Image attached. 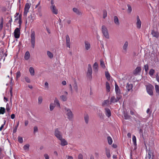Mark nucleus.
Here are the masks:
<instances>
[{
  "mask_svg": "<svg viewBox=\"0 0 159 159\" xmlns=\"http://www.w3.org/2000/svg\"><path fill=\"white\" fill-rule=\"evenodd\" d=\"M102 31L104 36L107 39H109V36L107 28L105 25L102 27Z\"/></svg>",
  "mask_w": 159,
  "mask_h": 159,
  "instance_id": "obj_3",
  "label": "nucleus"
},
{
  "mask_svg": "<svg viewBox=\"0 0 159 159\" xmlns=\"http://www.w3.org/2000/svg\"><path fill=\"white\" fill-rule=\"evenodd\" d=\"M10 107L9 106V105L8 104H7L6 105V110L7 111L9 112L10 110Z\"/></svg>",
  "mask_w": 159,
  "mask_h": 159,
  "instance_id": "obj_55",
  "label": "nucleus"
},
{
  "mask_svg": "<svg viewBox=\"0 0 159 159\" xmlns=\"http://www.w3.org/2000/svg\"><path fill=\"white\" fill-rule=\"evenodd\" d=\"M136 21V27L137 29H140L141 28L142 23L139 16H137Z\"/></svg>",
  "mask_w": 159,
  "mask_h": 159,
  "instance_id": "obj_11",
  "label": "nucleus"
},
{
  "mask_svg": "<svg viewBox=\"0 0 159 159\" xmlns=\"http://www.w3.org/2000/svg\"><path fill=\"white\" fill-rule=\"evenodd\" d=\"M84 43L85 49L87 50L90 49L91 45L89 42L87 41H85Z\"/></svg>",
  "mask_w": 159,
  "mask_h": 159,
  "instance_id": "obj_17",
  "label": "nucleus"
},
{
  "mask_svg": "<svg viewBox=\"0 0 159 159\" xmlns=\"http://www.w3.org/2000/svg\"><path fill=\"white\" fill-rule=\"evenodd\" d=\"M74 88L75 90V91L76 92H78V86L77 84V83H75L74 84Z\"/></svg>",
  "mask_w": 159,
  "mask_h": 159,
  "instance_id": "obj_46",
  "label": "nucleus"
},
{
  "mask_svg": "<svg viewBox=\"0 0 159 159\" xmlns=\"http://www.w3.org/2000/svg\"><path fill=\"white\" fill-rule=\"evenodd\" d=\"M54 102V103L56 104V105H57V106L59 108L60 107V106L59 102V101L57 98H55V99Z\"/></svg>",
  "mask_w": 159,
  "mask_h": 159,
  "instance_id": "obj_30",
  "label": "nucleus"
},
{
  "mask_svg": "<svg viewBox=\"0 0 159 159\" xmlns=\"http://www.w3.org/2000/svg\"><path fill=\"white\" fill-rule=\"evenodd\" d=\"M30 5L31 4L29 3H26L25 4L24 12V16H27V13L29 12V9L30 7Z\"/></svg>",
  "mask_w": 159,
  "mask_h": 159,
  "instance_id": "obj_9",
  "label": "nucleus"
},
{
  "mask_svg": "<svg viewBox=\"0 0 159 159\" xmlns=\"http://www.w3.org/2000/svg\"><path fill=\"white\" fill-rule=\"evenodd\" d=\"M127 7H128V11L129 13H130L132 10V8L129 5H128Z\"/></svg>",
  "mask_w": 159,
  "mask_h": 159,
  "instance_id": "obj_49",
  "label": "nucleus"
},
{
  "mask_svg": "<svg viewBox=\"0 0 159 159\" xmlns=\"http://www.w3.org/2000/svg\"><path fill=\"white\" fill-rule=\"evenodd\" d=\"M133 87V85L132 84H129V83L127 84V85L126 86V88L128 91L132 90Z\"/></svg>",
  "mask_w": 159,
  "mask_h": 159,
  "instance_id": "obj_21",
  "label": "nucleus"
},
{
  "mask_svg": "<svg viewBox=\"0 0 159 159\" xmlns=\"http://www.w3.org/2000/svg\"><path fill=\"white\" fill-rule=\"evenodd\" d=\"M55 107V106L54 104L53 103H51L50 104V109L51 111H52L53 110L54 108Z\"/></svg>",
  "mask_w": 159,
  "mask_h": 159,
  "instance_id": "obj_43",
  "label": "nucleus"
},
{
  "mask_svg": "<svg viewBox=\"0 0 159 159\" xmlns=\"http://www.w3.org/2000/svg\"><path fill=\"white\" fill-rule=\"evenodd\" d=\"M18 142L20 143H22L23 142V139L22 137L18 136Z\"/></svg>",
  "mask_w": 159,
  "mask_h": 159,
  "instance_id": "obj_41",
  "label": "nucleus"
},
{
  "mask_svg": "<svg viewBox=\"0 0 159 159\" xmlns=\"http://www.w3.org/2000/svg\"><path fill=\"white\" fill-rule=\"evenodd\" d=\"M106 87L107 92H109L110 91V87L109 84L108 82H106Z\"/></svg>",
  "mask_w": 159,
  "mask_h": 159,
  "instance_id": "obj_28",
  "label": "nucleus"
},
{
  "mask_svg": "<svg viewBox=\"0 0 159 159\" xmlns=\"http://www.w3.org/2000/svg\"><path fill=\"white\" fill-rule=\"evenodd\" d=\"M35 33L34 31L31 32L30 36L31 38V46L33 48H34L35 43Z\"/></svg>",
  "mask_w": 159,
  "mask_h": 159,
  "instance_id": "obj_5",
  "label": "nucleus"
},
{
  "mask_svg": "<svg viewBox=\"0 0 159 159\" xmlns=\"http://www.w3.org/2000/svg\"><path fill=\"white\" fill-rule=\"evenodd\" d=\"M67 92L66 91H65L64 93V94L61 96L60 97L61 99L63 101H66L67 99Z\"/></svg>",
  "mask_w": 159,
  "mask_h": 159,
  "instance_id": "obj_14",
  "label": "nucleus"
},
{
  "mask_svg": "<svg viewBox=\"0 0 159 159\" xmlns=\"http://www.w3.org/2000/svg\"><path fill=\"white\" fill-rule=\"evenodd\" d=\"M18 125H19V122H18V124H17V125H16L14 129L13 130V133H15L16 132V130H17V127H18Z\"/></svg>",
  "mask_w": 159,
  "mask_h": 159,
  "instance_id": "obj_51",
  "label": "nucleus"
},
{
  "mask_svg": "<svg viewBox=\"0 0 159 159\" xmlns=\"http://www.w3.org/2000/svg\"><path fill=\"white\" fill-rule=\"evenodd\" d=\"M21 76V73L20 71H18L16 73V78L17 80Z\"/></svg>",
  "mask_w": 159,
  "mask_h": 159,
  "instance_id": "obj_37",
  "label": "nucleus"
},
{
  "mask_svg": "<svg viewBox=\"0 0 159 159\" xmlns=\"http://www.w3.org/2000/svg\"><path fill=\"white\" fill-rule=\"evenodd\" d=\"M66 45L67 47L70 48V39L68 35H66Z\"/></svg>",
  "mask_w": 159,
  "mask_h": 159,
  "instance_id": "obj_16",
  "label": "nucleus"
},
{
  "mask_svg": "<svg viewBox=\"0 0 159 159\" xmlns=\"http://www.w3.org/2000/svg\"><path fill=\"white\" fill-rule=\"evenodd\" d=\"M20 28H16L14 30V36L16 39H18L20 38Z\"/></svg>",
  "mask_w": 159,
  "mask_h": 159,
  "instance_id": "obj_8",
  "label": "nucleus"
},
{
  "mask_svg": "<svg viewBox=\"0 0 159 159\" xmlns=\"http://www.w3.org/2000/svg\"><path fill=\"white\" fill-rule=\"evenodd\" d=\"M128 45V42L126 41L125 42V43L124 44V45L123 47V50L125 52H126Z\"/></svg>",
  "mask_w": 159,
  "mask_h": 159,
  "instance_id": "obj_23",
  "label": "nucleus"
},
{
  "mask_svg": "<svg viewBox=\"0 0 159 159\" xmlns=\"http://www.w3.org/2000/svg\"><path fill=\"white\" fill-rule=\"evenodd\" d=\"M100 66L103 68H105L106 67L104 62L102 59L100 60Z\"/></svg>",
  "mask_w": 159,
  "mask_h": 159,
  "instance_id": "obj_36",
  "label": "nucleus"
},
{
  "mask_svg": "<svg viewBox=\"0 0 159 159\" xmlns=\"http://www.w3.org/2000/svg\"><path fill=\"white\" fill-rule=\"evenodd\" d=\"M15 115L14 114H12L11 115V118L12 119H13L15 118Z\"/></svg>",
  "mask_w": 159,
  "mask_h": 159,
  "instance_id": "obj_64",
  "label": "nucleus"
},
{
  "mask_svg": "<svg viewBox=\"0 0 159 159\" xmlns=\"http://www.w3.org/2000/svg\"><path fill=\"white\" fill-rule=\"evenodd\" d=\"M69 87H70V90L71 92L72 93L73 90H72V87L71 84H70L69 85Z\"/></svg>",
  "mask_w": 159,
  "mask_h": 159,
  "instance_id": "obj_63",
  "label": "nucleus"
},
{
  "mask_svg": "<svg viewBox=\"0 0 159 159\" xmlns=\"http://www.w3.org/2000/svg\"><path fill=\"white\" fill-rule=\"evenodd\" d=\"M62 84L63 85H66V81L65 80L63 81L62 82Z\"/></svg>",
  "mask_w": 159,
  "mask_h": 159,
  "instance_id": "obj_60",
  "label": "nucleus"
},
{
  "mask_svg": "<svg viewBox=\"0 0 159 159\" xmlns=\"http://www.w3.org/2000/svg\"><path fill=\"white\" fill-rule=\"evenodd\" d=\"M19 21H18V23L19 25V28H20V26L21 25L22 23V21H21V16L20 15H19Z\"/></svg>",
  "mask_w": 159,
  "mask_h": 159,
  "instance_id": "obj_42",
  "label": "nucleus"
},
{
  "mask_svg": "<svg viewBox=\"0 0 159 159\" xmlns=\"http://www.w3.org/2000/svg\"><path fill=\"white\" fill-rule=\"evenodd\" d=\"M40 1H39L38 3V4L35 6V8H37L38 6L40 4Z\"/></svg>",
  "mask_w": 159,
  "mask_h": 159,
  "instance_id": "obj_62",
  "label": "nucleus"
},
{
  "mask_svg": "<svg viewBox=\"0 0 159 159\" xmlns=\"http://www.w3.org/2000/svg\"><path fill=\"white\" fill-rule=\"evenodd\" d=\"M78 159H83V156L82 154H80L78 155Z\"/></svg>",
  "mask_w": 159,
  "mask_h": 159,
  "instance_id": "obj_56",
  "label": "nucleus"
},
{
  "mask_svg": "<svg viewBox=\"0 0 159 159\" xmlns=\"http://www.w3.org/2000/svg\"><path fill=\"white\" fill-rule=\"evenodd\" d=\"M141 70V68L140 67L138 66L134 70L133 74L135 75H138Z\"/></svg>",
  "mask_w": 159,
  "mask_h": 159,
  "instance_id": "obj_15",
  "label": "nucleus"
},
{
  "mask_svg": "<svg viewBox=\"0 0 159 159\" xmlns=\"http://www.w3.org/2000/svg\"><path fill=\"white\" fill-rule=\"evenodd\" d=\"M29 71L31 75L33 76L34 75V70L33 67H30V68Z\"/></svg>",
  "mask_w": 159,
  "mask_h": 159,
  "instance_id": "obj_29",
  "label": "nucleus"
},
{
  "mask_svg": "<svg viewBox=\"0 0 159 159\" xmlns=\"http://www.w3.org/2000/svg\"><path fill=\"white\" fill-rule=\"evenodd\" d=\"M107 16V11L106 10H104L103 11V18H105Z\"/></svg>",
  "mask_w": 159,
  "mask_h": 159,
  "instance_id": "obj_45",
  "label": "nucleus"
},
{
  "mask_svg": "<svg viewBox=\"0 0 159 159\" xmlns=\"http://www.w3.org/2000/svg\"><path fill=\"white\" fill-rule=\"evenodd\" d=\"M66 113L68 119H72L73 118V114L71 110L66 107L65 108Z\"/></svg>",
  "mask_w": 159,
  "mask_h": 159,
  "instance_id": "obj_7",
  "label": "nucleus"
},
{
  "mask_svg": "<svg viewBox=\"0 0 159 159\" xmlns=\"http://www.w3.org/2000/svg\"><path fill=\"white\" fill-rule=\"evenodd\" d=\"M144 70L145 71L147 72L148 70V64H146L144 66Z\"/></svg>",
  "mask_w": 159,
  "mask_h": 159,
  "instance_id": "obj_48",
  "label": "nucleus"
},
{
  "mask_svg": "<svg viewBox=\"0 0 159 159\" xmlns=\"http://www.w3.org/2000/svg\"><path fill=\"white\" fill-rule=\"evenodd\" d=\"M34 20L33 19V17L32 16H31L30 17V18L29 19V21H30L31 22H32Z\"/></svg>",
  "mask_w": 159,
  "mask_h": 159,
  "instance_id": "obj_59",
  "label": "nucleus"
},
{
  "mask_svg": "<svg viewBox=\"0 0 159 159\" xmlns=\"http://www.w3.org/2000/svg\"><path fill=\"white\" fill-rule=\"evenodd\" d=\"M30 145L29 144H26L23 146V149L25 150H28L29 149Z\"/></svg>",
  "mask_w": 159,
  "mask_h": 159,
  "instance_id": "obj_40",
  "label": "nucleus"
},
{
  "mask_svg": "<svg viewBox=\"0 0 159 159\" xmlns=\"http://www.w3.org/2000/svg\"><path fill=\"white\" fill-rule=\"evenodd\" d=\"M3 23H0V30H1L3 27Z\"/></svg>",
  "mask_w": 159,
  "mask_h": 159,
  "instance_id": "obj_58",
  "label": "nucleus"
},
{
  "mask_svg": "<svg viewBox=\"0 0 159 159\" xmlns=\"http://www.w3.org/2000/svg\"><path fill=\"white\" fill-rule=\"evenodd\" d=\"M121 98V96H118L116 95V98L114 96H113L111 97L110 102L112 103L117 102Z\"/></svg>",
  "mask_w": 159,
  "mask_h": 159,
  "instance_id": "obj_10",
  "label": "nucleus"
},
{
  "mask_svg": "<svg viewBox=\"0 0 159 159\" xmlns=\"http://www.w3.org/2000/svg\"><path fill=\"white\" fill-rule=\"evenodd\" d=\"M54 135L59 140L61 139L62 138V133L59 130L58 128L54 130Z\"/></svg>",
  "mask_w": 159,
  "mask_h": 159,
  "instance_id": "obj_4",
  "label": "nucleus"
},
{
  "mask_svg": "<svg viewBox=\"0 0 159 159\" xmlns=\"http://www.w3.org/2000/svg\"><path fill=\"white\" fill-rule=\"evenodd\" d=\"M43 98L41 96L39 97L38 98V103L39 104H40L42 102Z\"/></svg>",
  "mask_w": 159,
  "mask_h": 159,
  "instance_id": "obj_47",
  "label": "nucleus"
},
{
  "mask_svg": "<svg viewBox=\"0 0 159 159\" xmlns=\"http://www.w3.org/2000/svg\"><path fill=\"white\" fill-rule=\"evenodd\" d=\"M92 69L91 65L90 64L88 65L87 71V77L89 80L92 79Z\"/></svg>",
  "mask_w": 159,
  "mask_h": 159,
  "instance_id": "obj_2",
  "label": "nucleus"
},
{
  "mask_svg": "<svg viewBox=\"0 0 159 159\" xmlns=\"http://www.w3.org/2000/svg\"><path fill=\"white\" fill-rule=\"evenodd\" d=\"M115 89L116 95L118 96H121V97L122 96L121 95L120 89L118 85L116 84H115Z\"/></svg>",
  "mask_w": 159,
  "mask_h": 159,
  "instance_id": "obj_12",
  "label": "nucleus"
},
{
  "mask_svg": "<svg viewBox=\"0 0 159 159\" xmlns=\"http://www.w3.org/2000/svg\"><path fill=\"white\" fill-rule=\"evenodd\" d=\"M156 78L157 80L159 83V76L158 73H157L155 75Z\"/></svg>",
  "mask_w": 159,
  "mask_h": 159,
  "instance_id": "obj_53",
  "label": "nucleus"
},
{
  "mask_svg": "<svg viewBox=\"0 0 159 159\" xmlns=\"http://www.w3.org/2000/svg\"><path fill=\"white\" fill-rule=\"evenodd\" d=\"M47 54L48 57L50 58H52L53 57V54L49 51L47 52Z\"/></svg>",
  "mask_w": 159,
  "mask_h": 159,
  "instance_id": "obj_35",
  "label": "nucleus"
},
{
  "mask_svg": "<svg viewBox=\"0 0 159 159\" xmlns=\"http://www.w3.org/2000/svg\"><path fill=\"white\" fill-rule=\"evenodd\" d=\"M25 81L28 83H30V80L29 78L27 77H25Z\"/></svg>",
  "mask_w": 159,
  "mask_h": 159,
  "instance_id": "obj_50",
  "label": "nucleus"
},
{
  "mask_svg": "<svg viewBox=\"0 0 159 159\" xmlns=\"http://www.w3.org/2000/svg\"><path fill=\"white\" fill-rule=\"evenodd\" d=\"M109 102V101L108 100H105L103 102L102 105V106H104L106 105Z\"/></svg>",
  "mask_w": 159,
  "mask_h": 159,
  "instance_id": "obj_52",
  "label": "nucleus"
},
{
  "mask_svg": "<svg viewBox=\"0 0 159 159\" xmlns=\"http://www.w3.org/2000/svg\"><path fill=\"white\" fill-rule=\"evenodd\" d=\"M34 134H35V133L38 131V129L37 126H35L34 127Z\"/></svg>",
  "mask_w": 159,
  "mask_h": 159,
  "instance_id": "obj_54",
  "label": "nucleus"
},
{
  "mask_svg": "<svg viewBox=\"0 0 159 159\" xmlns=\"http://www.w3.org/2000/svg\"><path fill=\"white\" fill-rule=\"evenodd\" d=\"M105 76L108 80H110V75L108 72L106 71L105 73Z\"/></svg>",
  "mask_w": 159,
  "mask_h": 159,
  "instance_id": "obj_31",
  "label": "nucleus"
},
{
  "mask_svg": "<svg viewBox=\"0 0 159 159\" xmlns=\"http://www.w3.org/2000/svg\"><path fill=\"white\" fill-rule=\"evenodd\" d=\"M105 111L106 112V114L108 117H109L111 115V112L110 110L107 108H105Z\"/></svg>",
  "mask_w": 159,
  "mask_h": 159,
  "instance_id": "obj_25",
  "label": "nucleus"
},
{
  "mask_svg": "<svg viewBox=\"0 0 159 159\" xmlns=\"http://www.w3.org/2000/svg\"><path fill=\"white\" fill-rule=\"evenodd\" d=\"M89 116L87 115H86L84 116V119H89Z\"/></svg>",
  "mask_w": 159,
  "mask_h": 159,
  "instance_id": "obj_61",
  "label": "nucleus"
},
{
  "mask_svg": "<svg viewBox=\"0 0 159 159\" xmlns=\"http://www.w3.org/2000/svg\"><path fill=\"white\" fill-rule=\"evenodd\" d=\"M61 141V145L62 146H64L68 144L67 142L64 139L61 138V139L60 140Z\"/></svg>",
  "mask_w": 159,
  "mask_h": 159,
  "instance_id": "obj_18",
  "label": "nucleus"
},
{
  "mask_svg": "<svg viewBox=\"0 0 159 159\" xmlns=\"http://www.w3.org/2000/svg\"><path fill=\"white\" fill-rule=\"evenodd\" d=\"M124 116L125 117V119H130V116L127 113H125L124 114Z\"/></svg>",
  "mask_w": 159,
  "mask_h": 159,
  "instance_id": "obj_44",
  "label": "nucleus"
},
{
  "mask_svg": "<svg viewBox=\"0 0 159 159\" xmlns=\"http://www.w3.org/2000/svg\"><path fill=\"white\" fill-rule=\"evenodd\" d=\"M154 72L155 70H154L153 69H151L149 73L150 76H152L153 75Z\"/></svg>",
  "mask_w": 159,
  "mask_h": 159,
  "instance_id": "obj_38",
  "label": "nucleus"
},
{
  "mask_svg": "<svg viewBox=\"0 0 159 159\" xmlns=\"http://www.w3.org/2000/svg\"><path fill=\"white\" fill-rule=\"evenodd\" d=\"M114 22L117 25H119L120 23L117 17L116 16H114Z\"/></svg>",
  "mask_w": 159,
  "mask_h": 159,
  "instance_id": "obj_27",
  "label": "nucleus"
},
{
  "mask_svg": "<svg viewBox=\"0 0 159 159\" xmlns=\"http://www.w3.org/2000/svg\"><path fill=\"white\" fill-rule=\"evenodd\" d=\"M73 11L77 15H80L82 14L81 12L76 8H73Z\"/></svg>",
  "mask_w": 159,
  "mask_h": 159,
  "instance_id": "obj_19",
  "label": "nucleus"
},
{
  "mask_svg": "<svg viewBox=\"0 0 159 159\" xmlns=\"http://www.w3.org/2000/svg\"><path fill=\"white\" fill-rule=\"evenodd\" d=\"M93 68L94 71L97 72L98 70V64L97 62H95L93 66Z\"/></svg>",
  "mask_w": 159,
  "mask_h": 159,
  "instance_id": "obj_20",
  "label": "nucleus"
},
{
  "mask_svg": "<svg viewBox=\"0 0 159 159\" xmlns=\"http://www.w3.org/2000/svg\"><path fill=\"white\" fill-rule=\"evenodd\" d=\"M132 140L133 142L134 145H137L136 139L135 136H133L132 137Z\"/></svg>",
  "mask_w": 159,
  "mask_h": 159,
  "instance_id": "obj_34",
  "label": "nucleus"
},
{
  "mask_svg": "<svg viewBox=\"0 0 159 159\" xmlns=\"http://www.w3.org/2000/svg\"><path fill=\"white\" fill-rule=\"evenodd\" d=\"M155 89L156 92L159 94V86L158 85L156 84L155 85Z\"/></svg>",
  "mask_w": 159,
  "mask_h": 159,
  "instance_id": "obj_39",
  "label": "nucleus"
},
{
  "mask_svg": "<svg viewBox=\"0 0 159 159\" xmlns=\"http://www.w3.org/2000/svg\"><path fill=\"white\" fill-rule=\"evenodd\" d=\"M151 34L153 36L155 37L156 38H157L158 37V32L155 31L154 30L152 31Z\"/></svg>",
  "mask_w": 159,
  "mask_h": 159,
  "instance_id": "obj_26",
  "label": "nucleus"
},
{
  "mask_svg": "<svg viewBox=\"0 0 159 159\" xmlns=\"http://www.w3.org/2000/svg\"><path fill=\"white\" fill-rule=\"evenodd\" d=\"M44 156L45 159H49V157L47 154H45Z\"/></svg>",
  "mask_w": 159,
  "mask_h": 159,
  "instance_id": "obj_57",
  "label": "nucleus"
},
{
  "mask_svg": "<svg viewBox=\"0 0 159 159\" xmlns=\"http://www.w3.org/2000/svg\"><path fill=\"white\" fill-rule=\"evenodd\" d=\"M5 111V109L4 107H0V114H3Z\"/></svg>",
  "mask_w": 159,
  "mask_h": 159,
  "instance_id": "obj_33",
  "label": "nucleus"
},
{
  "mask_svg": "<svg viewBox=\"0 0 159 159\" xmlns=\"http://www.w3.org/2000/svg\"><path fill=\"white\" fill-rule=\"evenodd\" d=\"M145 87L148 93L151 96H152L153 94V90L154 89L153 85L150 84H148L147 85H146Z\"/></svg>",
  "mask_w": 159,
  "mask_h": 159,
  "instance_id": "obj_1",
  "label": "nucleus"
},
{
  "mask_svg": "<svg viewBox=\"0 0 159 159\" xmlns=\"http://www.w3.org/2000/svg\"><path fill=\"white\" fill-rule=\"evenodd\" d=\"M106 154L107 157L109 158L111 157V155L110 154V150L109 149L107 148H105Z\"/></svg>",
  "mask_w": 159,
  "mask_h": 159,
  "instance_id": "obj_22",
  "label": "nucleus"
},
{
  "mask_svg": "<svg viewBox=\"0 0 159 159\" xmlns=\"http://www.w3.org/2000/svg\"><path fill=\"white\" fill-rule=\"evenodd\" d=\"M50 8L53 14L55 15L58 14V10L57 9L55 5H51Z\"/></svg>",
  "mask_w": 159,
  "mask_h": 159,
  "instance_id": "obj_13",
  "label": "nucleus"
},
{
  "mask_svg": "<svg viewBox=\"0 0 159 159\" xmlns=\"http://www.w3.org/2000/svg\"><path fill=\"white\" fill-rule=\"evenodd\" d=\"M108 143L109 145H111L112 143V140L110 136H108L107 138Z\"/></svg>",
  "mask_w": 159,
  "mask_h": 159,
  "instance_id": "obj_32",
  "label": "nucleus"
},
{
  "mask_svg": "<svg viewBox=\"0 0 159 159\" xmlns=\"http://www.w3.org/2000/svg\"><path fill=\"white\" fill-rule=\"evenodd\" d=\"M146 159H155L153 152L152 151H148L146 155Z\"/></svg>",
  "mask_w": 159,
  "mask_h": 159,
  "instance_id": "obj_6",
  "label": "nucleus"
},
{
  "mask_svg": "<svg viewBox=\"0 0 159 159\" xmlns=\"http://www.w3.org/2000/svg\"><path fill=\"white\" fill-rule=\"evenodd\" d=\"M30 57V54L29 51H27L25 55L24 58L26 60H29Z\"/></svg>",
  "mask_w": 159,
  "mask_h": 159,
  "instance_id": "obj_24",
  "label": "nucleus"
}]
</instances>
